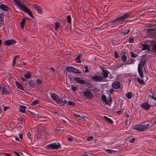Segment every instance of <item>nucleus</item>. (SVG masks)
I'll list each match as a JSON object with an SVG mask.
<instances>
[{
	"label": "nucleus",
	"mask_w": 156,
	"mask_h": 156,
	"mask_svg": "<svg viewBox=\"0 0 156 156\" xmlns=\"http://www.w3.org/2000/svg\"><path fill=\"white\" fill-rule=\"evenodd\" d=\"M130 30H125V31H124L122 32V33L121 34L122 35H125L126 34H128L130 32Z\"/></svg>",
	"instance_id": "39"
},
{
	"label": "nucleus",
	"mask_w": 156,
	"mask_h": 156,
	"mask_svg": "<svg viewBox=\"0 0 156 156\" xmlns=\"http://www.w3.org/2000/svg\"><path fill=\"white\" fill-rule=\"evenodd\" d=\"M83 95L87 98L90 99L94 97L93 94L90 91V90L87 89L83 91Z\"/></svg>",
	"instance_id": "4"
},
{
	"label": "nucleus",
	"mask_w": 156,
	"mask_h": 156,
	"mask_svg": "<svg viewBox=\"0 0 156 156\" xmlns=\"http://www.w3.org/2000/svg\"><path fill=\"white\" fill-rule=\"evenodd\" d=\"M50 96L52 98L53 101H55L56 102L57 100L59 98V96L55 93H51Z\"/></svg>",
	"instance_id": "13"
},
{
	"label": "nucleus",
	"mask_w": 156,
	"mask_h": 156,
	"mask_svg": "<svg viewBox=\"0 0 156 156\" xmlns=\"http://www.w3.org/2000/svg\"><path fill=\"white\" fill-rule=\"evenodd\" d=\"M103 77L104 78H107L108 77V75L109 72L108 71L104 69L102 70Z\"/></svg>",
	"instance_id": "18"
},
{
	"label": "nucleus",
	"mask_w": 156,
	"mask_h": 156,
	"mask_svg": "<svg viewBox=\"0 0 156 156\" xmlns=\"http://www.w3.org/2000/svg\"><path fill=\"white\" fill-rule=\"evenodd\" d=\"M142 49L143 50H149L150 49L149 46L148 44H142Z\"/></svg>",
	"instance_id": "20"
},
{
	"label": "nucleus",
	"mask_w": 156,
	"mask_h": 156,
	"mask_svg": "<svg viewBox=\"0 0 156 156\" xmlns=\"http://www.w3.org/2000/svg\"><path fill=\"white\" fill-rule=\"evenodd\" d=\"M74 116L75 117H80L81 118H83V117L80 116V115H76V114H74Z\"/></svg>",
	"instance_id": "60"
},
{
	"label": "nucleus",
	"mask_w": 156,
	"mask_h": 156,
	"mask_svg": "<svg viewBox=\"0 0 156 156\" xmlns=\"http://www.w3.org/2000/svg\"><path fill=\"white\" fill-rule=\"evenodd\" d=\"M42 83L43 81L39 79H38L37 80L36 83L38 85H40V84Z\"/></svg>",
	"instance_id": "44"
},
{
	"label": "nucleus",
	"mask_w": 156,
	"mask_h": 156,
	"mask_svg": "<svg viewBox=\"0 0 156 156\" xmlns=\"http://www.w3.org/2000/svg\"><path fill=\"white\" fill-rule=\"evenodd\" d=\"M1 16H0V21L1 22H3V19L2 18V17H1Z\"/></svg>",
	"instance_id": "62"
},
{
	"label": "nucleus",
	"mask_w": 156,
	"mask_h": 156,
	"mask_svg": "<svg viewBox=\"0 0 156 156\" xmlns=\"http://www.w3.org/2000/svg\"><path fill=\"white\" fill-rule=\"evenodd\" d=\"M73 72L77 74H81L82 73L79 70L74 68Z\"/></svg>",
	"instance_id": "36"
},
{
	"label": "nucleus",
	"mask_w": 156,
	"mask_h": 156,
	"mask_svg": "<svg viewBox=\"0 0 156 156\" xmlns=\"http://www.w3.org/2000/svg\"><path fill=\"white\" fill-rule=\"evenodd\" d=\"M17 43L16 41L14 39H10L4 41V44L6 46H9L14 44Z\"/></svg>",
	"instance_id": "7"
},
{
	"label": "nucleus",
	"mask_w": 156,
	"mask_h": 156,
	"mask_svg": "<svg viewBox=\"0 0 156 156\" xmlns=\"http://www.w3.org/2000/svg\"><path fill=\"white\" fill-rule=\"evenodd\" d=\"M103 117L105 119H106L108 122L110 123L111 124L113 123V121L110 119L108 118L107 117L105 116H104Z\"/></svg>",
	"instance_id": "27"
},
{
	"label": "nucleus",
	"mask_w": 156,
	"mask_h": 156,
	"mask_svg": "<svg viewBox=\"0 0 156 156\" xmlns=\"http://www.w3.org/2000/svg\"><path fill=\"white\" fill-rule=\"evenodd\" d=\"M26 19L23 18L20 22V26L22 29H23L25 23Z\"/></svg>",
	"instance_id": "16"
},
{
	"label": "nucleus",
	"mask_w": 156,
	"mask_h": 156,
	"mask_svg": "<svg viewBox=\"0 0 156 156\" xmlns=\"http://www.w3.org/2000/svg\"><path fill=\"white\" fill-rule=\"evenodd\" d=\"M0 8L1 10H9V9L8 7L4 4H1L0 5Z\"/></svg>",
	"instance_id": "21"
},
{
	"label": "nucleus",
	"mask_w": 156,
	"mask_h": 156,
	"mask_svg": "<svg viewBox=\"0 0 156 156\" xmlns=\"http://www.w3.org/2000/svg\"><path fill=\"white\" fill-rule=\"evenodd\" d=\"M62 104L63 106H65V104L68 105L67 103V101L66 100L64 101L63 100Z\"/></svg>",
	"instance_id": "55"
},
{
	"label": "nucleus",
	"mask_w": 156,
	"mask_h": 156,
	"mask_svg": "<svg viewBox=\"0 0 156 156\" xmlns=\"http://www.w3.org/2000/svg\"><path fill=\"white\" fill-rule=\"evenodd\" d=\"M16 62V60L15 58H14L13 62H12V66H14V65H15Z\"/></svg>",
	"instance_id": "53"
},
{
	"label": "nucleus",
	"mask_w": 156,
	"mask_h": 156,
	"mask_svg": "<svg viewBox=\"0 0 156 156\" xmlns=\"http://www.w3.org/2000/svg\"><path fill=\"white\" fill-rule=\"evenodd\" d=\"M2 93L4 95H9V92L7 88L3 87L2 88Z\"/></svg>",
	"instance_id": "14"
},
{
	"label": "nucleus",
	"mask_w": 156,
	"mask_h": 156,
	"mask_svg": "<svg viewBox=\"0 0 156 156\" xmlns=\"http://www.w3.org/2000/svg\"><path fill=\"white\" fill-rule=\"evenodd\" d=\"M94 90L95 92H97L98 91L97 88L96 87L94 88Z\"/></svg>",
	"instance_id": "64"
},
{
	"label": "nucleus",
	"mask_w": 156,
	"mask_h": 156,
	"mask_svg": "<svg viewBox=\"0 0 156 156\" xmlns=\"http://www.w3.org/2000/svg\"><path fill=\"white\" fill-rule=\"evenodd\" d=\"M15 5L21 10H29L19 0H13Z\"/></svg>",
	"instance_id": "3"
},
{
	"label": "nucleus",
	"mask_w": 156,
	"mask_h": 156,
	"mask_svg": "<svg viewBox=\"0 0 156 156\" xmlns=\"http://www.w3.org/2000/svg\"><path fill=\"white\" fill-rule=\"evenodd\" d=\"M130 54H131V56L133 58H136L137 56V55L134 54L132 52H131Z\"/></svg>",
	"instance_id": "46"
},
{
	"label": "nucleus",
	"mask_w": 156,
	"mask_h": 156,
	"mask_svg": "<svg viewBox=\"0 0 156 156\" xmlns=\"http://www.w3.org/2000/svg\"><path fill=\"white\" fill-rule=\"evenodd\" d=\"M68 105L71 106H74L75 105V104L72 101H68Z\"/></svg>",
	"instance_id": "40"
},
{
	"label": "nucleus",
	"mask_w": 156,
	"mask_h": 156,
	"mask_svg": "<svg viewBox=\"0 0 156 156\" xmlns=\"http://www.w3.org/2000/svg\"><path fill=\"white\" fill-rule=\"evenodd\" d=\"M27 137L30 139H31V133L30 131H28L27 133Z\"/></svg>",
	"instance_id": "51"
},
{
	"label": "nucleus",
	"mask_w": 156,
	"mask_h": 156,
	"mask_svg": "<svg viewBox=\"0 0 156 156\" xmlns=\"http://www.w3.org/2000/svg\"><path fill=\"white\" fill-rule=\"evenodd\" d=\"M53 144H51L45 146V148L48 150H53Z\"/></svg>",
	"instance_id": "26"
},
{
	"label": "nucleus",
	"mask_w": 156,
	"mask_h": 156,
	"mask_svg": "<svg viewBox=\"0 0 156 156\" xmlns=\"http://www.w3.org/2000/svg\"><path fill=\"white\" fill-rule=\"evenodd\" d=\"M74 67L72 66H66V70L69 72H73V70L74 69Z\"/></svg>",
	"instance_id": "24"
},
{
	"label": "nucleus",
	"mask_w": 156,
	"mask_h": 156,
	"mask_svg": "<svg viewBox=\"0 0 156 156\" xmlns=\"http://www.w3.org/2000/svg\"><path fill=\"white\" fill-rule=\"evenodd\" d=\"M80 80H83V83H80L81 84L86 85V86L89 88H93L94 87L93 84L90 82L88 83L85 82V80L83 79Z\"/></svg>",
	"instance_id": "12"
},
{
	"label": "nucleus",
	"mask_w": 156,
	"mask_h": 156,
	"mask_svg": "<svg viewBox=\"0 0 156 156\" xmlns=\"http://www.w3.org/2000/svg\"><path fill=\"white\" fill-rule=\"evenodd\" d=\"M84 68L85 69V72L86 73H87L89 72V70L88 69V67L87 66H85L84 67Z\"/></svg>",
	"instance_id": "50"
},
{
	"label": "nucleus",
	"mask_w": 156,
	"mask_h": 156,
	"mask_svg": "<svg viewBox=\"0 0 156 156\" xmlns=\"http://www.w3.org/2000/svg\"><path fill=\"white\" fill-rule=\"evenodd\" d=\"M68 140L70 141H72L73 140V139L72 137L71 136L68 138Z\"/></svg>",
	"instance_id": "57"
},
{
	"label": "nucleus",
	"mask_w": 156,
	"mask_h": 156,
	"mask_svg": "<svg viewBox=\"0 0 156 156\" xmlns=\"http://www.w3.org/2000/svg\"><path fill=\"white\" fill-rule=\"evenodd\" d=\"M153 106L152 105H150L147 103H145L141 105L140 107L144 109L147 110L150 108L151 106Z\"/></svg>",
	"instance_id": "10"
},
{
	"label": "nucleus",
	"mask_w": 156,
	"mask_h": 156,
	"mask_svg": "<svg viewBox=\"0 0 156 156\" xmlns=\"http://www.w3.org/2000/svg\"><path fill=\"white\" fill-rule=\"evenodd\" d=\"M128 42L129 43H132L134 42V38L133 37H130L128 40Z\"/></svg>",
	"instance_id": "47"
},
{
	"label": "nucleus",
	"mask_w": 156,
	"mask_h": 156,
	"mask_svg": "<svg viewBox=\"0 0 156 156\" xmlns=\"http://www.w3.org/2000/svg\"><path fill=\"white\" fill-rule=\"evenodd\" d=\"M146 61V59H145V57H143L141 58L140 63L138 64V72L141 78H142L144 76L142 69L145 65Z\"/></svg>",
	"instance_id": "1"
},
{
	"label": "nucleus",
	"mask_w": 156,
	"mask_h": 156,
	"mask_svg": "<svg viewBox=\"0 0 156 156\" xmlns=\"http://www.w3.org/2000/svg\"><path fill=\"white\" fill-rule=\"evenodd\" d=\"M53 144L54 149H58L61 147V145L59 143H58L57 144H56V143H53Z\"/></svg>",
	"instance_id": "17"
},
{
	"label": "nucleus",
	"mask_w": 156,
	"mask_h": 156,
	"mask_svg": "<svg viewBox=\"0 0 156 156\" xmlns=\"http://www.w3.org/2000/svg\"><path fill=\"white\" fill-rule=\"evenodd\" d=\"M39 103V101L37 100H35L34 101L32 102L31 103L32 105H36L37 104Z\"/></svg>",
	"instance_id": "41"
},
{
	"label": "nucleus",
	"mask_w": 156,
	"mask_h": 156,
	"mask_svg": "<svg viewBox=\"0 0 156 156\" xmlns=\"http://www.w3.org/2000/svg\"><path fill=\"white\" fill-rule=\"evenodd\" d=\"M126 96L128 99H130L133 97L132 94L131 92H128L126 94Z\"/></svg>",
	"instance_id": "29"
},
{
	"label": "nucleus",
	"mask_w": 156,
	"mask_h": 156,
	"mask_svg": "<svg viewBox=\"0 0 156 156\" xmlns=\"http://www.w3.org/2000/svg\"><path fill=\"white\" fill-rule=\"evenodd\" d=\"M26 107L25 106L21 105L19 109V111L23 113H24L25 112V109Z\"/></svg>",
	"instance_id": "22"
},
{
	"label": "nucleus",
	"mask_w": 156,
	"mask_h": 156,
	"mask_svg": "<svg viewBox=\"0 0 156 156\" xmlns=\"http://www.w3.org/2000/svg\"><path fill=\"white\" fill-rule=\"evenodd\" d=\"M34 8L35 10H40L41 8L37 5H34Z\"/></svg>",
	"instance_id": "48"
},
{
	"label": "nucleus",
	"mask_w": 156,
	"mask_h": 156,
	"mask_svg": "<svg viewBox=\"0 0 156 156\" xmlns=\"http://www.w3.org/2000/svg\"><path fill=\"white\" fill-rule=\"evenodd\" d=\"M112 102V98L111 96H110L108 98V100L107 101V102H106V104L108 105H110V104Z\"/></svg>",
	"instance_id": "32"
},
{
	"label": "nucleus",
	"mask_w": 156,
	"mask_h": 156,
	"mask_svg": "<svg viewBox=\"0 0 156 156\" xmlns=\"http://www.w3.org/2000/svg\"><path fill=\"white\" fill-rule=\"evenodd\" d=\"M120 83L119 82L115 81L112 83V87L114 89H117L120 88Z\"/></svg>",
	"instance_id": "11"
},
{
	"label": "nucleus",
	"mask_w": 156,
	"mask_h": 156,
	"mask_svg": "<svg viewBox=\"0 0 156 156\" xmlns=\"http://www.w3.org/2000/svg\"><path fill=\"white\" fill-rule=\"evenodd\" d=\"M24 12H26L32 18H34L30 10H23Z\"/></svg>",
	"instance_id": "33"
},
{
	"label": "nucleus",
	"mask_w": 156,
	"mask_h": 156,
	"mask_svg": "<svg viewBox=\"0 0 156 156\" xmlns=\"http://www.w3.org/2000/svg\"><path fill=\"white\" fill-rule=\"evenodd\" d=\"M137 81L140 84L144 85V82L143 80H140L139 77H138L137 78Z\"/></svg>",
	"instance_id": "35"
},
{
	"label": "nucleus",
	"mask_w": 156,
	"mask_h": 156,
	"mask_svg": "<svg viewBox=\"0 0 156 156\" xmlns=\"http://www.w3.org/2000/svg\"><path fill=\"white\" fill-rule=\"evenodd\" d=\"M80 57L81 55L80 54L77 55L75 58V61L76 62L79 63H80L81 62V61L80 60Z\"/></svg>",
	"instance_id": "23"
},
{
	"label": "nucleus",
	"mask_w": 156,
	"mask_h": 156,
	"mask_svg": "<svg viewBox=\"0 0 156 156\" xmlns=\"http://www.w3.org/2000/svg\"><path fill=\"white\" fill-rule=\"evenodd\" d=\"M77 88V87L76 86H72L71 87V89L74 91L76 90Z\"/></svg>",
	"instance_id": "49"
},
{
	"label": "nucleus",
	"mask_w": 156,
	"mask_h": 156,
	"mask_svg": "<svg viewBox=\"0 0 156 156\" xmlns=\"http://www.w3.org/2000/svg\"><path fill=\"white\" fill-rule=\"evenodd\" d=\"M101 99L103 102H104L106 104V102H107V100L106 99V97L105 95H103L101 96Z\"/></svg>",
	"instance_id": "30"
},
{
	"label": "nucleus",
	"mask_w": 156,
	"mask_h": 156,
	"mask_svg": "<svg viewBox=\"0 0 156 156\" xmlns=\"http://www.w3.org/2000/svg\"><path fill=\"white\" fill-rule=\"evenodd\" d=\"M82 12V14L85 16H87L88 14V12H87V10H83Z\"/></svg>",
	"instance_id": "38"
},
{
	"label": "nucleus",
	"mask_w": 156,
	"mask_h": 156,
	"mask_svg": "<svg viewBox=\"0 0 156 156\" xmlns=\"http://www.w3.org/2000/svg\"><path fill=\"white\" fill-rule=\"evenodd\" d=\"M122 110H119V111H116V113L117 114H118L119 115H120L121 112H122Z\"/></svg>",
	"instance_id": "59"
},
{
	"label": "nucleus",
	"mask_w": 156,
	"mask_h": 156,
	"mask_svg": "<svg viewBox=\"0 0 156 156\" xmlns=\"http://www.w3.org/2000/svg\"><path fill=\"white\" fill-rule=\"evenodd\" d=\"M130 15V13L129 12L124 13L122 16L119 17L115 19L116 22H120L126 19L129 18Z\"/></svg>",
	"instance_id": "2"
},
{
	"label": "nucleus",
	"mask_w": 156,
	"mask_h": 156,
	"mask_svg": "<svg viewBox=\"0 0 156 156\" xmlns=\"http://www.w3.org/2000/svg\"><path fill=\"white\" fill-rule=\"evenodd\" d=\"M93 136H90V137H88L87 139V140H88V141H91V140H92L93 139Z\"/></svg>",
	"instance_id": "52"
},
{
	"label": "nucleus",
	"mask_w": 156,
	"mask_h": 156,
	"mask_svg": "<svg viewBox=\"0 0 156 156\" xmlns=\"http://www.w3.org/2000/svg\"><path fill=\"white\" fill-rule=\"evenodd\" d=\"M24 76L26 78L30 79L32 76L30 73H25Z\"/></svg>",
	"instance_id": "28"
},
{
	"label": "nucleus",
	"mask_w": 156,
	"mask_h": 156,
	"mask_svg": "<svg viewBox=\"0 0 156 156\" xmlns=\"http://www.w3.org/2000/svg\"><path fill=\"white\" fill-rule=\"evenodd\" d=\"M135 60L134 59L131 58L127 62V63L128 64H130L132 62H134Z\"/></svg>",
	"instance_id": "37"
},
{
	"label": "nucleus",
	"mask_w": 156,
	"mask_h": 156,
	"mask_svg": "<svg viewBox=\"0 0 156 156\" xmlns=\"http://www.w3.org/2000/svg\"><path fill=\"white\" fill-rule=\"evenodd\" d=\"M23 135L22 134H20L19 135V137L20 139H22Z\"/></svg>",
	"instance_id": "63"
},
{
	"label": "nucleus",
	"mask_w": 156,
	"mask_h": 156,
	"mask_svg": "<svg viewBox=\"0 0 156 156\" xmlns=\"http://www.w3.org/2000/svg\"><path fill=\"white\" fill-rule=\"evenodd\" d=\"M106 151L107 153H114L116 152V151L110 149H107L106 150Z\"/></svg>",
	"instance_id": "43"
},
{
	"label": "nucleus",
	"mask_w": 156,
	"mask_h": 156,
	"mask_svg": "<svg viewBox=\"0 0 156 156\" xmlns=\"http://www.w3.org/2000/svg\"><path fill=\"white\" fill-rule=\"evenodd\" d=\"M60 24L59 22H57L55 23V30L56 31H58V29L60 26Z\"/></svg>",
	"instance_id": "25"
},
{
	"label": "nucleus",
	"mask_w": 156,
	"mask_h": 156,
	"mask_svg": "<svg viewBox=\"0 0 156 156\" xmlns=\"http://www.w3.org/2000/svg\"><path fill=\"white\" fill-rule=\"evenodd\" d=\"M150 93L152 94L153 95L154 94L155 92L153 90L151 89L150 90Z\"/></svg>",
	"instance_id": "56"
},
{
	"label": "nucleus",
	"mask_w": 156,
	"mask_h": 156,
	"mask_svg": "<svg viewBox=\"0 0 156 156\" xmlns=\"http://www.w3.org/2000/svg\"><path fill=\"white\" fill-rule=\"evenodd\" d=\"M114 91V90L113 89H111L110 90V92L111 94H112L113 93V92Z\"/></svg>",
	"instance_id": "61"
},
{
	"label": "nucleus",
	"mask_w": 156,
	"mask_h": 156,
	"mask_svg": "<svg viewBox=\"0 0 156 156\" xmlns=\"http://www.w3.org/2000/svg\"><path fill=\"white\" fill-rule=\"evenodd\" d=\"M149 126V124H146L144 125H140L135 126L134 129L140 131H144Z\"/></svg>",
	"instance_id": "5"
},
{
	"label": "nucleus",
	"mask_w": 156,
	"mask_h": 156,
	"mask_svg": "<svg viewBox=\"0 0 156 156\" xmlns=\"http://www.w3.org/2000/svg\"><path fill=\"white\" fill-rule=\"evenodd\" d=\"M114 55L115 58L119 57L118 53L117 51H115L114 53Z\"/></svg>",
	"instance_id": "45"
},
{
	"label": "nucleus",
	"mask_w": 156,
	"mask_h": 156,
	"mask_svg": "<svg viewBox=\"0 0 156 156\" xmlns=\"http://www.w3.org/2000/svg\"><path fill=\"white\" fill-rule=\"evenodd\" d=\"M127 55L128 54L126 51H122L121 53L120 56L122 62H125L126 61Z\"/></svg>",
	"instance_id": "8"
},
{
	"label": "nucleus",
	"mask_w": 156,
	"mask_h": 156,
	"mask_svg": "<svg viewBox=\"0 0 156 156\" xmlns=\"http://www.w3.org/2000/svg\"><path fill=\"white\" fill-rule=\"evenodd\" d=\"M67 22L69 23H71V18L69 15H68L67 16Z\"/></svg>",
	"instance_id": "42"
},
{
	"label": "nucleus",
	"mask_w": 156,
	"mask_h": 156,
	"mask_svg": "<svg viewBox=\"0 0 156 156\" xmlns=\"http://www.w3.org/2000/svg\"><path fill=\"white\" fill-rule=\"evenodd\" d=\"M68 77L69 80L72 82L74 81H76L79 83H83V80H80V79H81V78H79L76 77H74L73 76L71 75H69Z\"/></svg>",
	"instance_id": "6"
},
{
	"label": "nucleus",
	"mask_w": 156,
	"mask_h": 156,
	"mask_svg": "<svg viewBox=\"0 0 156 156\" xmlns=\"http://www.w3.org/2000/svg\"><path fill=\"white\" fill-rule=\"evenodd\" d=\"M15 83L18 88H19L22 90H24L23 86L22 85L21 83H19V82L17 81L15 82Z\"/></svg>",
	"instance_id": "19"
},
{
	"label": "nucleus",
	"mask_w": 156,
	"mask_h": 156,
	"mask_svg": "<svg viewBox=\"0 0 156 156\" xmlns=\"http://www.w3.org/2000/svg\"><path fill=\"white\" fill-rule=\"evenodd\" d=\"M28 84L30 86L33 87L35 83L34 80H30L29 81Z\"/></svg>",
	"instance_id": "31"
},
{
	"label": "nucleus",
	"mask_w": 156,
	"mask_h": 156,
	"mask_svg": "<svg viewBox=\"0 0 156 156\" xmlns=\"http://www.w3.org/2000/svg\"><path fill=\"white\" fill-rule=\"evenodd\" d=\"M91 79L95 82H100L103 80L104 79L103 77L97 75L94 76H92Z\"/></svg>",
	"instance_id": "9"
},
{
	"label": "nucleus",
	"mask_w": 156,
	"mask_h": 156,
	"mask_svg": "<svg viewBox=\"0 0 156 156\" xmlns=\"http://www.w3.org/2000/svg\"><path fill=\"white\" fill-rule=\"evenodd\" d=\"M149 97H150L152 99H153L156 101V97L153 96V95L150 96Z\"/></svg>",
	"instance_id": "58"
},
{
	"label": "nucleus",
	"mask_w": 156,
	"mask_h": 156,
	"mask_svg": "<svg viewBox=\"0 0 156 156\" xmlns=\"http://www.w3.org/2000/svg\"><path fill=\"white\" fill-rule=\"evenodd\" d=\"M150 46L152 47V49L154 52H156V42L154 41L150 44Z\"/></svg>",
	"instance_id": "15"
},
{
	"label": "nucleus",
	"mask_w": 156,
	"mask_h": 156,
	"mask_svg": "<svg viewBox=\"0 0 156 156\" xmlns=\"http://www.w3.org/2000/svg\"><path fill=\"white\" fill-rule=\"evenodd\" d=\"M62 99V98H58V99L57 100V101H56L57 103L58 104H62L63 102V100Z\"/></svg>",
	"instance_id": "34"
},
{
	"label": "nucleus",
	"mask_w": 156,
	"mask_h": 156,
	"mask_svg": "<svg viewBox=\"0 0 156 156\" xmlns=\"http://www.w3.org/2000/svg\"><path fill=\"white\" fill-rule=\"evenodd\" d=\"M135 140V138L133 137L131 139V140L129 141L130 143H133L134 142Z\"/></svg>",
	"instance_id": "54"
}]
</instances>
